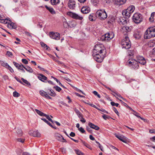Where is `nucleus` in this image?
<instances>
[{
	"mask_svg": "<svg viewBox=\"0 0 155 155\" xmlns=\"http://www.w3.org/2000/svg\"><path fill=\"white\" fill-rule=\"evenodd\" d=\"M105 52V48L103 45H96L93 51V56L94 59L97 62H101L104 57Z\"/></svg>",
	"mask_w": 155,
	"mask_h": 155,
	"instance_id": "f257e3e1",
	"label": "nucleus"
},
{
	"mask_svg": "<svg viewBox=\"0 0 155 155\" xmlns=\"http://www.w3.org/2000/svg\"><path fill=\"white\" fill-rule=\"evenodd\" d=\"M155 37V27L148 28L144 33V38L145 39H149Z\"/></svg>",
	"mask_w": 155,
	"mask_h": 155,
	"instance_id": "f03ea898",
	"label": "nucleus"
},
{
	"mask_svg": "<svg viewBox=\"0 0 155 155\" xmlns=\"http://www.w3.org/2000/svg\"><path fill=\"white\" fill-rule=\"evenodd\" d=\"M121 45L122 48L126 49H128L130 48V42L128 37L126 36L124 38L122 39L121 42Z\"/></svg>",
	"mask_w": 155,
	"mask_h": 155,
	"instance_id": "7ed1b4c3",
	"label": "nucleus"
},
{
	"mask_svg": "<svg viewBox=\"0 0 155 155\" xmlns=\"http://www.w3.org/2000/svg\"><path fill=\"white\" fill-rule=\"evenodd\" d=\"M96 15L101 20H105L107 17V15L104 9H100L97 10L96 12Z\"/></svg>",
	"mask_w": 155,
	"mask_h": 155,
	"instance_id": "20e7f679",
	"label": "nucleus"
},
{
	"mask_svg": "<svg viewBox=\"0 0 155 155\" xmlns=\"http://www.w3.org/2000/svg\"><path fill=\"white\" fill-rule=\"evenodd\" d=\"M133 20L136 24H139L143 21V17L141 14L136 13L133 16Z\"/></svg>",
	"mask_w": 155,
	"mask_h": 155,
	"instance_id": "39448f33",
	"label": "nucleus"
},
{
	"mask_svg": "<svg viewBox=\"0 0 155 155\" xmlns=\"http://www.w3.org/2000/svg\"><path fill=\"white\" fill-rule=\"evenodd\" d=\"M128 64L130 66H132V67L134 69H137L139 68V62L138 61H136L135 60L132 59L129 60L128 61Z\"/></svg>",
	"mask_w": 155,
	"mask_h": 155,
	"instance_id": "423d86ee",
	"label": "nucleus"
},
{
	"mask_svg": "<svg viewBox=\"0 0 155 155\" xmlns=\"http://www.w3.org/2000/svg\"><path fill=\"white\" fill-rule=\"evenodd\" d=\"M114 37V35L112 32L106 33L102 36V39L104 41H109L113 38Z\"/></svg>",
	"mask_w": 155,
	"mask_h": 155,
	"instance_id": "0eeeda50",
	"label": "nucleus"
},
{
	"mask_svg": "<svg viewBox=\"0 0 155 155\" xmlns=\"http://www.w3.org/2000/svg\"><path fill=\"white\" fill-rule=\"evenodd\" d=\"M67 14L69 16L75 19L81 20L83 19V17L82 16L79 15L77 14L71 12H68Z\"/></svg>",
	"mask_w": 155,
	"mask_h": 155,
	"instance_id": "6e6552de",
	"label": "nucleus"
},
{
	"mask_svg": "<svg viewBox=\"0 0 155 155\" xmlns=\"http://www.w3.org/2000/svg\"><path fill=\"white\" fill-rule=\"evenodd\" d=\"M49 35L51 38L56 40H59L60 37V34L57 32H50Z\"/></svg>",
	"mask_w": 155,
	"mask_h": 155,
	"instance_id": "1a4fd4ad",
	"label": "nucleus"
},
{
	"mask_svg": "<svg viewBox=\"0 0 155 155\" xmlns=\"http://www.w3.org/2000/svg\"><path fill=\"white\" fill-rule=\"evenodd\" d=\"M56 139L58 140L64 142H66V140L64 139L62 135L58 133L55 134Z\"/></svg>",
	"mask_w": 155,
	"mask_h": 155,
	"instance_id": "9d476101",
	"label": "nucleus"
},
{
	"mask_svg": "<svg viewBox=\"0 0 155 155\" xmlns=\"http://www.w3.org/2000/svg\"><path fill=\"white\" fill-rule=\"evenodd\" d=\"M137 60L140 64L144 65L146 63V61L144 58L142 56H139L137 57Z\"/></svg>",
	"mask_w": 155,
	"mask_h": 155,
	"instance_id": "9b49d317",
	"label": "nucleus"
},
{
	"mask_svg": "<svg viewBox=\"0 0 155 155\" xmlns=\"http://www.w3.org/2000/svg\"><path fill=\"white\" fill-rule=\"evenodd\" d=\"M90 11V8L87 6H83L81 9V12L84 14H87Z\"/></svg>",
	"mask_w": 155,
	"mask_h": 155,
	"instance_id": "f8f14e48",
	"label": "nucleus"
},
{
	"mask_svg": "<svg viewBox=\"0 0 155 155\" xmlns=\"http://www.w3.org/2000/svg\"><path fill=\"white\" fill-rule=\"evenodd\" d=\"M130 31V28L127 26H124L122 27L121 29V31L122 32L125 34L127 32Z\"/></svg>",
	"mask_w": 155,
	"mask_h": 155,
	"instance_id": "ddd939ff",
	"label": "nucleus"
},
{
	"mask_svg": "<svg viewBox=\"0 0 155 155\" xmlns=\"http://www.w3.org/2000/svg\"><path fill=\"white\" fill-rule=\"evenodd\" d=\"M68 6L71 9H73L75 7V2L73 0H70L68 3Z\"/></svg>",
	"mask_w": 155,
	"mask_h": 155,
	"instance_id": "4468645a",
	"label": "nucleus"
},
{
	"mask_svg": "<svg viewBox=\"0 0 155 155\" xmlns=\"http://www.w3.org/2000/svg\"><path fill=\"white\" fill-rule=\"evenodd\" d=\"M9 22H8L7 25V27L8 28L11 29L15 28L16 26L15 24L11 21L9 20Z\"/></svg>",
	"mask_w": 155,
	"mask_h": 155,
	"instance_id": "2eb2a0df",
	"label": "nucleus"
},
{
	"mask_svg": "<svg viewBox=\"0 0 155 155\" xmlns=\"http://www.w3.org/2000/svg\"><path fill=\"white\" fill-rule=\"evenodd\" d=\"M88 125L91 128L96 130H97L99 129V127H98L91 122H90L89 123Z\"/></svg>",
	"mask_w": 155,
	"mask_h": 155,
	"instance_id": "dca6fc26",
	"label": "nucleus"
},
{
	"mask_svg": "<svg viewBox=\"0 0 155 155\" xmlns=\"http://www.w3.org/2000/svg\"><path fill=\"white\" fill-rule=\"evenodd\" d=\"M38 78L40 80L43 82H44L45 80H46L47 79V78L46 77L41 74H39Z\"/></svg>",
	"mask_w": 155,
	"mask_h": 155,
	"instance_id": "f3484780",
	"label": "nucleus"
},
{
	"mask_svg": "<svg viewBox=\"0 0 155 155\" xmlns=\"http://www.w3.org/2000/svg\"><path fill=\"white\" fill-rule=\"evenodd\" d=\"M131 14L128 11L127 9L123 11L122 12L123 15H125L127 18H129Z\"/></svg>",
	"mask_w": 155,
	"mask_h": 155,
	"instance_id": "a211bd4d",
	"label": "nucleus"
},
{
	"mask_svg": "<svg viewBox=\"0 0 155 155\" xmlns=\"http://www.w3.org/2000/svg\"><path fill=\"white\" fill-rule=\"evenodd\" d=\"M135 9V7L133 5L129 6L127 8L128 11L129 12L131 13H132L134 12Z\"/></svg>",
	"mask_w": 155,
	"mask_h": 155,
	"instance_id": "6ab92c4d",
	"label": "nucleus"
},
{
	"mask_svg": "<svg viewBox=\"0 0 155 155\" xmlns=\"http://www.w3.org/2000/svg\"><path fill=\"white\" fill-rule=\"evenodd\" d=\"M155 45V40H151L148 43V45L150 47H153Z\"/></svg>",
	"mask_w": 155,
	"mask_h": 155,
	"instance_id": "aec40b11",
	"label": "nucleus"
},
{
	"mask_svg": "<svg viewBox=\"0 0 155 155\" xmlns=\"http://www.w3.org/2000/svg\"><path fill=\"white\" fill-rule=\"evenodd\" d=\"M45 7L51 13V14H55V12L53 8L50 7H48L47 5H45Z\"/></svg>",
	"mask_w": 155,
	"mask_h": 155,
	"instance_id": "412c9836",
	"label": "nucleus"
},
{
	"mask_svg": "<svg viewBox=\"0 0 155 155\" xmlns=\"http://www.w3.org/2000/svg\"><path fill=\"white\" fill-rule=\"evenodd\" d=\"M127 0H115L117 4L119 5H123L125 3Z\"/></svg>",
	"mask_w": 155,
	"mask_h": 155,
	"instance_id": "4be33fe9",
	"label": "nucleus"
},
{
	"mask_svg": "<svg viewBox=\"0 0 155 155\" xmlns=\"http://www.w3.org/2000/svg\"><path fill=\"white\" fill-rule=\"evenodd\" d=\"M24 68L28 72L30 73H32L33 72L32 69L28 66H26L24 67Z\"/></svg>",
	"mask_w": 155,
	"mask_h": 155,
	"instance_id": "5701e85b",
	"label": "nucleus"
},
{
	"mask_svg": "<svg viewBox=\"0 0 155 155\" xmlns=\"http://www.w3.org/2000/svg\"><path fill=\"white\" fill-rule=\"evenodd\" d=\"M32 136L35 137H39L41 136L40 133L37 131H35L33 132Z\"/></svg>",
	"mask_w": 155,
	"mask_h": 155,
	"instance_id": "b1692460",
	"label": "nucleus"
},
{
	"mask_svg": "<svg viewBox=\"0 0 155 155\" xmlns=\"http://www.w3.org/2000/svg\"><path fill=\"white\" fill-rule=\"evenodd\" d=\"M49 90L50 93H48V94H49L52 97H55L56 96V94L53 90L51 89H49Z\"/></svg>",
	"mask_w": 155,
	"mask_h": 155,
	"instance_id": "393cba45",
	"label": "nucleus"
},
{
	"mask_svg": "<svg viewBox=\"0 0 155 155\" xmlns=\"http://www.w3.org/2000/svg\"><path fill=\"white\" fill-rule=\"evenodd\" d=\"M155 15V12H153L151 14L150 17L149 18V20L150 22H152L154 21V16Z\"/></svg>",
	"mask_w": 155,
	"mask_h": 155,
	"instance_id": "a878e982",
	"label": "nucleus"
},
{
	"mask_svg": "<svg viewBox=\"0 0 155 155\" xmlns=\"http://www.w3.org/2000/svg\"><path fill=\"white\" fill-rule=\"evenodd\" d=\"M8 19L6 18L5 19H0V22L5 24H8Z\"/></svg>",
	"mask_w": 155,
	"mask_h": 155,
	"instance_id": "bb28decb",
	"label": "nucleus"
},
{
	"mask_svg": "<svg viewBox=\"0 0 155 155\" xmlns=\"http://www.w3.org/2000/svg\"><path fill=\"white\" fill-rule=\"evenodd\" d=\"M39 93L43 97H45L46 95L48 94L45 91L43 90H41L39 91Z\"/></svg>",
	"mask_w": 155,
	"mask_h": 155,
	"instance_id": "cd10ccee",
	"label": "nucleus"
},
{
	"mask_svg": "<svg viewBox=\"0 0 155 155\" xmlns=\"http://www.w3.org/2000/svg\"><path fill=\"white\" fill-rule=\"evenodd\" d=\"M21 80L23 81L24 83H25L26 86H31V84L29 82L27 81V80L23 78H21Z\"/></svg>",
	"mask_w": 155,
	"mask_h": 155,
	"instance_id": "c85d7f7f",
	"label": "nucleus"
},
{
	"mask_svg": "<svg viewBox=\"0 0 155 155\" xmlns=\"http://www.w3.org/2000/svg\"><path fill=\"white\" fill-rule=\"evenodd\" d=\"M89 20L91 21H93L95 20L94 15V14H90L89 16Z\"/></svg>",
	"mask_w": 155,
	"mask_h": 155,
	"instance_id": "c756f323",
	"label": "nucleus"
},
{
	"mask_svg": "<svg viewBox=\"0 0 155 155\" xmlns=\"http://www.w3.org/2000/svg\"><path fill=\"white\" fill-rule=\"evenodd\" d=\"M35 110L36 112V113L40 116H44V115H45V114H44L39 110L37 109H35Z\"/></svg>",
	"mask_w": 155,
	"mask_h": 155,
	"instance_id": "7c9ffc66",
	"label": "nucleus"
},
{
	"mask_svg": "<svg viewBox=\"0 0 155 155\" xmlns=\"http://www.w3.org/2000/svg\"><path fill=\"white\" fill-rule=\"evenodd\" d=\"M50 1L52 5H56L59 2V0H50Z\"/></svg>",
	"mask_w": 155,
	"mask_h": 155,
	"instance_id": "2f4dec72",
	"label": "nucleus"
},
{
	"mask_svg": "<svg viewBox=\"0 0 155 155\" xmlns=\"http://www.w3.org/2000/svg\"><path fill=\"white\" fill-rule=\"evenodd\" d=\"M41 119L42 120H43L46 123H47L48 125H49L52 128H54L53 126L51 124V123L49 122L46 119H45V118H41Z\"/></svg>",
	"mask_w": 155,
	"mask_h": 155,
	"instance_id": "473e14b6",
	"label": "nucleus"
},
{
	"mask_svg": "<svg viewBox=\"0 0 155 155\" xmlns=\"http://www.w3.org/2000/svg\"><path fill=\"white\" fill-rule=\"evenodd\" d=\"M134 37L135 39H138L141 37V35L140 34L135 33L134 35Z\"/></svg>",
	"mask_w": 155,
	"mask_h": 155,
	"instance_id": "72a5a7b5",
	"label": "nucleus"
},
{
	"mask_svg": "<svg viewBox=\"0 0 155 155\" xmlns=\"http://www.w3.org/2000/svg\"><path fill=\"white\" fill-rule=\"evenodd\" d=\"M75 153L78 155H84V154L78 150H75Z\"/></svg>",
	"mask_w": 155,
	"mask_h": 155,
	"instance_id": "f704fd0d",
	"label": "nucleus"
},
{
	"mask_svg": "<svg viewBox=\"0 0 155 155\" xmlns=\"http://www.w3.org/2000/svg\"><path fill=\"white\" fill-rule=\"evenodd\" d=\"M41 46L44 48H46V50H48L49 47L45 44L43 42H41Z\"/></svg>",
	"mask_w": 155,
	"mask_h": 155,
	"instance_id": "c9c22d12",
	"label": "nucleus"
},
{
	"mask_svg": "<svg viewBox=\"0 0 155 155\" xmlns=\"http://www.w3.org/2000/svg\"><path fill=\"white\" fill-rule=\"evenodd\" d=\"M17 132L19 136H21L22 134L21 130L20 129H18L17 130Z\"/></svg>",
	"mask_w": 155,
	"mask_h": 155,
	"instance_id": "e433bc0d",
	"label": "nucleus"
},
{
	"mask_svg": "<svg viewBox=\"0 0 155 155\" xmlns=\"http://www.w3.org/2000/svg\"><path fill=\"white\" fill-rule=\"evenodd\" d=\"M13 96L14 97H18L20 96V94L17 91H15L13 93Z\"/></svg>",
	"mask_w": 155,
	"mask_h": 155,
	"instance_id": "4c0bfd02",
	"label": "nucleus"
},
{
	"mask_svg": "<svg viewBox=\"0 0 155 155\" xmlns=\"http://www.w3.org/2000/svg\"><path fill=\"white\" fill-rule=\"evenodd\" d=\"M13 63L15 65V66L18 69L20 67V68H21V65L20 64H18V63L15 62H13Z\"/></svg>",
	"mask_w": 155,
	"mask_h": 155,
	"instance_id": "58836bf2",
	"label": "nucleus"
},
{
	"mask_svg": "<svg viewBox=\"0 0 155 155\" xmlns=\"http://www.w3.org/2000/svg\"><path fill=\"white\" fill-rule=\"evenodd\" d=\"M44 116L46 118L48 119L49 121H51L52 123H53V121L48 115L45 114V115H44Z\"/></svg>",
	"mask_w": 155,
	"mask_h": 155,
	"instance_id": "ea45409f",
	"label": "nucleus"
},
{
	"mask_svg": "<svg viewBox=\"0 0 155 155\" xmlns=\"http://www.w3.org/2000/svg\"><path fill=\"white\" fill-rule=\"evenodd\" d=\"M120 140L124 143H127V138L124 136Z\"/></svg>",
	"mask_w": 155,
	"mask_h": 155,
	"instance_id": "a19ab883",
	"label": "nucleus"
},
{
	"mask_svg": "<svg viewBox=\"0 0 155 155\" xmlns=\"http://www.w3.org/2000/svg\"><path fill=\"white\" fill-rule=\"evenodd\" d=\"M53 88H55L56 91L58 92H60L61 90V89L58 86H54Z\"/></svg>",
	"mask_w": 155,
	"mask_h": 155,
	"instance_id": "79ce46f5",
	"label": "nucleus"
},
{
	"mask_svg": "<svg viewBox=\"0 0 155 155\" xmlns=\"http://www.w3.org/2000/svg\"><path fill=\"white\" fill-rule=\"evenodd\" d=\"M83 144L85 146L89 148V149H90L91 150L92 149V148L91 147V146H90V145H89L88 144H87L84 142H83Z\"/></svg>",
	"mask_w": 155,
	"mask_h": 155,
	"instance_id": "37998d69",
	"label": "nucleus"
},
{
	"mask_svg": "<svg viewBox=\"0 0 155 155\" xmlns=\"http://www.w3.org/2000/svg\"><path fill=\"white\" fill-rule=\"evenodd\" d=\"M1 65L3 67H6V68H7L8 67V66H9V65L8 64L6 63H5L3 62H2L1 63Z\"/></svg>",
	"mask_w": 155,
	"mask_h": 155,
	"instance_id": "c03bdc74",
	"label": "nucleus"
},
{
	"mask_svg": "<svg viewBox=\"0 0 155 155\" xmlns=\"http://www.w3.org/2000/svg\"><path fill=\"white\" fill-rule=\"evenodd\" d=\"M116 137L119 139L120 140H121V139L122 137L124 136L123 135H119L117 134H115V135Z\"/></svg>",
	"mask_w": 155,
	"mask_h": 155,
	"instance_id": "a18cd8bd",
	"label": "nucleus"
},
{
	"mask_svg": "<svg viewBox=\"0 0 155 155\" xmlns=\"http://www.w3.org/2000/svg\"><path fill=\"white\" fill-rule=\"evenodd\" d=\"M78 130L82 133H84L85 132V130L82 127H80Z\"/></svg>",
	"mask_w": 155,
	"mask_h": 155,
	"instance_id": "49530a36",
	"label": "nucleus"
},
{
	"mask_svg": "<svg viewBox=\"0 0 155 155\" xmlns=\"http://www.w3.org/2000/svg\"><path fill=\"white\" fill-rule=\"evenodd\" d=\"M111 104L113 106H116L118 107L119 104L118 103H116L114 102H110Z\"/></svg>",
	"mask_w": 155,
	"mask_h": 155,
	"instance_id": "de8ad7c7",
	"label": "nucleus"
},
{
	"mask_svg": "<svg viewBox=\"0 0 155 155\" xmlns=\"http://www.w3.org/2000/svg\"><path fill=\"white\" fill-rule=\"evenodd\" d=\"M73 87L75 88V89L76 91H78V92H81L83 94H84V95H85V94L84 92H83V91H82L81 90H80L78 88H77V87Z\"/></svg>",
	"mask_w": 155,
	"mask_h": 155,
	"instance_id": "09e8293b",
	"label": "nucleus"
},
{
	"mask_svg": "<svg viewBox=\"0 0 155 155\" xmlns=\"http://www.w3.org/2000/svg\"><path fill=\"white\" fill-rule=\"evenodd\" d=\"M111 19H109L110 20L108 21V23H111L112 22H113V21L115 19L114 17H112L111 18Z\"/></svg>",
	"mask_w": 155,
	"mask_h": 155,
	"instance_id": "8fccbe9b",
	"label": "nucleus"
},
{
	"mask_svg": "<svg viewBox=\"0 0 155 155\" xmlns=\"http://www.w3.org/2000/svg\"><path fill=\"white\" fill-rule=\"evenodd\" d=\"M113 110L114 111V112L117 114V115L118 116H119V114L118 112V111L117 110V109L115 107H113Z\"/></svg>",
	"mask_w": 155,
	"mask_h": 155,
	"instance_id": "3c124183",
	"label": "nucleus"
},
{
	"mask_svg": "<svg viewBox=\"0 0 155 155\" xmlns=\"http://www.w3.org/2000/svg\"><path fill=\"white\" fill-rule=\"evenodd\" d=\"M91 3L94 5H96L97 3V0H91Z\"/></svg>",
	"mask_w": 155,
	"mask_h": 155,
	"instance_id": "603ef678",
	"label": "nucleus"
},
{
	"mask_svg": "<svg viewBox=\"0 0 155 155\" xmlns=\"http://www.w3.org/2000/svg\"><path fill=\"white\" fill-rule=\"evenodd\" d=\"M22 62L25 64H27L28 62L26 59H22Z\"/></svg>",
	"mask_w": 155,
	"mask_h": 155,
	"instance_id": "864d4df0",
	"label": "nucleus"
},
{
	"mask_svg": "<svg viewBox=\"0 0 155 155\" xmlns=\"http://www.w3.org/2000/svg\"><path fill=\"white\" fill-rule=\"evenodd\" d=\"M24 67H25V66L22 64L21 65V68H20V67H19V68H18V69H20L23 72L25 73V71L23 69V68H24Z\"/></svg>",
	"mask_w": 155,
	"mask_h": 155,
	"instance_id": "5fc2aeb1",
	"label": "nucleus"
},
{
	"mask_svg": "<svg viewBox=\"0 0 155 155\" xmlns=\"http://www.w3.org/2000/svg\"><path fill=\"white\" fill-rule=\"evenodd\" d=\"M25 34L27 36H28L31 38L32 37L31 34L28 32H25Z\"/></svg>",
	"mask_w": 155,
	"mask_h": 155,
	"instance_id": "6e6d98bb",
	"label": "nucleus"
},
{
	"mask_svg": "<svg viewBox=\"0 0 155 155\" xmlns=\"http://www.w3.org/2000/svg\"><path fill=\"white\" fill-rule=\"evenodd\" d=\"M15 78L16 79V80L18 81L21 84H23V83L19 79H18L17 77H15Z\"/></svg>",
	"mask_w": 155,
	"mask_h": 155,
	"instance_id": "4d7b16f0",
	"label": "nucleus"
},
{
	"mask_svg": "<svg viewBox=\"0 0 155 155\" xmlns=\"http://www.w3.org/2000/svg\"><path fill=\"white\" fill-rule=\"evenodd\" d=\"M9 70L10 72H14V70L12 69V68L9 65L8 66V67L7 68Z\"/></svg>",
	"mask_w": 155,
	"mask_h": 155,
	"instance_id": "13d9d810",
	"label": "nucleus"
},
{
	"mask_svg": "<svg viewBox=\"0 0 155 155\" xmlns=\"http://www.w3.org/2000/svg\"><path fill=\"white\" fill-rule=\"evenodd\" d=\"M22 153V150L20 149H18L17 151V153L18 155H21Z\"/></svg>",
	"mask_w": 155,
	"mask_h": 155,
	"instance_id": "bf43d9fd",
	"label": "nucleus"
},
{
	"mask_svg": "<svg viewBox=\"0 0 155 155\" xmlns=\"http://www.w3.org/2000/svg\"><path fill=\"white\" fill-rule=\"evenodd\" d=\"M17 140L18 142H20L21 143H23L25 140L24 139H22L21 138H18L17 139Z\"/></svg>",
	"mask_w": 155,
	"mask_h": 155,
	"instance_id": "052dcab7",
	"label": "nucleus"
},
{
	"mask_svg": "<svg viewBox=\"0 0 155 155\" xmlns=\"http://www.w3.org/2000/svg\"><path fill=\"white\" fill-rule=\"evenodd\" d=\"M102 117L105 120H106L108 118V117L107 115L104 114L102 116Z\"/></svg>",
	"mask_w": 155,
	"mask_h": 155,
	"instance_id": "680f3d73",
	"label": "nucleus"
},
{
	"mask_svg": "<svg viewBox=\"0 0 155 155\" xmlns=\"http://www.w3.org/2000/svg\"><path fill=\"white\" fill-rule=\"evenodd\" d=\"M7 54L9 56H11L12 55V54L11 52L9 51H7Z\"/></svg>",
	"mask_w": 155,
	"mask_h": 155,
	"instance_id": "e2e57ef3",
	"label": "nucleus"
},
{
	"mask_svg": "<svg viewBox=\"0 0 155 155\" xmlns=\"http://www.w3.org/2000/svg\"><path fill=\"white\" fill-rule=\"evenodd\" d=\"M115 94H116L117 96L123 99H124V98L123 97H122L119 94H117V93H115V92H113Z\"/></svg>",
	"mask_w": 155,
	"mask_h": 155,
	"instance_id": "0e129e2a",
	"label": "nucleus"
},
{
	"mask_svg": "<svg viewBox=\"0 0 155 155\" xmlns=\"http://www.w3.org/2000/svg\"><path fill=\"white\" fill-rule=\"evenodd\" d=\"M80 119V121L83 123H84L86 122V120L83 118V117H82V118H81Z\"/></svg>",
	"mask_w": 155,
	"mask_h": 155,
	"instance_id": "69168bd1",
	"label": "nucleus"
},
{
	"mask_svg": "<svg viewBox=\"0 0 155 155\" xmlns=\"http://www.w3.org/2000/svg\"><path fill=\"white\" fill-rule=\"evenodd\" d=\"M133 114L138 118L140 117V116L138 115L139 114L137 112H136V111H134V113Z\"/></svg>",
	"mask_w": 155,
	"mask_h": 155,
	"instance_id": "338daca9",
	"label": "nucleus"
},
{
	"mask_svg": "<svg viewBox=\"0 0 155 155\" xmlns=\"http://www.w3.org/2000/svg\"><path fill=\"white\" fill-rule=\"evenodd\" d=\"M70 135L71 137H74L75 136V134L73 132H71V133L70 134Z\"/></svg>",
	"mask_w": 155,
	"mask_h": 155,
	"instance_id": "774afa93",
	"label": "nucleus"
}]
</instances>
